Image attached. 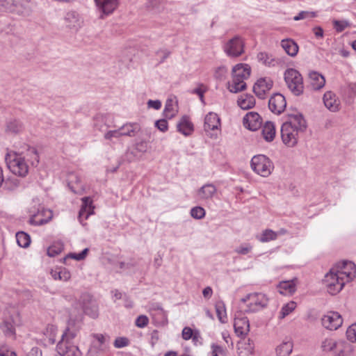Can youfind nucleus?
I'll list each match as a JSON object with an SVG mask.
<instances>
[{
  "instance_id": "nucleus-14",
  "label": "nucleus",
  "mask_w": 356,
  "mask_h": 356,
  "mask_svg": "<svg viewBox=\"0 0 356 356\" xmlns=\"http://www.w3.org/2000/svg\"><path fill=\"white\" fill-rule=\"evenodd\" d=\"M65 25L74 31H77L83 24V19L81 16L74 11L68 12L65 17Z\"/></svg>"
},
{
  "instance_id": "nucleus-2",
  "label": "nucleus",
  "mask_w": 356,
  "mask_h": 356,
  "mask_svg": "<svg viewBox=\"0 0 356 356\" xmlns=\"http://www.w3.org/2000/svg\"><path fill=\"white\" fill-rule=\"evenodd\" d=\"M5 161L10 171L15 175L24 177L29 172V166L24 158L15 152H9L5 156Z\"/></svg>"
},
{
  "instance_id": "nucleus-23",
  "label": "nucleus",
  "mask_w": 356,
  "mask_h": 356,
  "mask_svg": "<svg viewBox=\"0 0 356 356\" xmlns=\"http://www.w3.org/2000/svg\"><path fill=\"white\" fill-rule=\"evenodd\" d=\"M68 186L75 194H82L84 191V187L81 183L80 178L75 174L70 175Z\"/></svg>"
},
{
  "instance_id": "nucleus-35",
  "label": "nucleus",
  "mask_w": 356,
  "mask_h": 356,
  "mask_svg": "<svg viewBox=\"0 0 356 356\" xmlns=\"http://www.w3.org/2000/svg\"><path fill=\"white\" fill-rule=\"evenodd\" d=\"M338 341L332 338L325 339L321 344L324 352H332L336 353Z\"/></svg>"
},
{
  "instance_id": "nucleus-45",
  "label": "nucleus",
  "mask_w": 356,
  "mask_h": 356,
  "mask_svg": "<svg viewBox=\"0 0 356 356\" xmlns=\"http://www.w3.org/2000/svg\"><path fill=\"white\" fill-rule=\"evenodd\" d=\"M72 346L70 343H67L65 340L61 339L56 346V351L60 356H64Z\"/></svg>"
},
{
  "instance_id": "nucleus-20",
  "label": "nucleus",
  "mask_w": 356,
  "mask_h": 356,
  "mask_svg": "<svg viewBox=\"0 0 356 356\" xmlns=\"http://www.w3.org/2000/svg\"><path fill=\"white\" fill-rule=\"evenodd\" d=\"M250 67L247 64L240 63L236 65L232 69V76L247 79L250 75Z\"/></svg>"
},
{
  "instance_id": "nucleus-19",
  "label": "nucleus",
  "mask_w": 356,
  "mask_h": 356,
  "mask_svg": "<svg viewBox=\"0 0 356 356\" xmlns=\"http://www.w3.org/2000/svg\"><path fill=\"white\" fill-rule=\"evenodd\" d=\"M323 102L325 107L332 112H336L339 108V102L335 94L331 91H327L324 94Z\"/></svg>"
},
{
  "instance_id": "nucleus-10",
  "label": "nucleus",
  "mask_w": 356,
  "mask_h": 356,
  "mask_svg": "<svg viewBox=\"0 0 356 356\" xmlns=\"http://www.w3.org/2000/svg\"><path fill=\"white\" fill-rule=\"evenodd\" d=\"M322 325L324 327L330 330L339 328L343 323L341 315L336 312H330L322 318Z\"/></svg>"
},
{
  "instance_id": "nucleus-63",
  "label": "nucleus",
  "mask_w": 356,
  "mask_h": 356,
  "mask_svg": "<svg viewBox=\"0 0 356 356\" xmlns=\"http://www.w3.org/2000/svg\"><path fill=\"white\" fill-rule=\"evenodd\" d=\"M182 337L184 340H189L193 337V330L189 327H185L182 330Z\"/></svg>"
},
{
  "instance_id": "nucleus-28",
  "label": "nucleus",
  "mask_w": 356,
  "mask_h": 356,
  "mask_svg": "<svg viewBox=\"0 0 356 356\" xmlns=\"http://www.w3.org/2000/svg\"><path fill=\"white\" fill-rule=\"evenodd\" d=\"M245 79L232 76V83L229 85V90L231 92L237 93L245 89L246 83Z\"/></svg>"
},
{
  "instance_id": "nucleus-27",
  "label": "nucleus",
  "mask_w": 356,
  "mask_h": 356,
  "mask_svg": "<svg viewBox=\"0 0 356 356\" xmlns=\"http://www.w3.org/2000/svg\"><path fill=\"white\" fill-rule=\"evenodd\" d=\"M140 130L138 123H127L120 127L122 136L134 137Z\"/></svg>"
},
{
  "instance_id": "nucleus-8",
  "label": "nucleus",
  "mask_w": 356,
  "mask_h": 356,
  "mask_svg": "<svg viewBox=\"0 0 356 356\" xmlns=\"http://www.w3.org/2000/svg\"><path fill=\"white\" fill-rule=\"evenodd\" d=\"M81 310L92 318L98 316V308L95 301L88 293H83L79 299Z\"/></svg>"
},
{
  "instance_id": "nucleus-55",
  "label": "nucleus",
  "mask_w": 356,
  "mask_h": 356,
  "mask_svg": "<svg viewBox=\"0 0 356 356\" xmlns=\"http://www.w3.org/2000/svg\"><path fill=\"white\" fill-rule=\"evenodd\" d=\"M121 136H122V135L120 131V127L118 129L108 131L104 134V138L106 140H111L113 138H118Z\"/></svg>"
},
{
  "instance_id": "nucleus-3",
  "label": "nucleus",
  "mask_w": 356,
  "mask_h": 356,
  "mask_svg": "<svg viewBox=\"0 0 356 356\" xmlns=\"http://www.w3.org/2000/svg\"><path fill=\"white\" fill-rule=\"evenodd\" d=\"M337 272V270L331 268L322 280L326 291L332 296L339 293L348 282Z\"/></svg>"
},
{
  "instance_id": "nucleus-1",
  "label": "nucleus",
  "mask_w": 356,
  "mask_h": 356,
  "mask_svg": "<svg viewBox=\"0 0 356 356\" xmlns=\"http://www.w3.org/2000/svg\"><path fill=\"white\" fill-rule=\"evenodd\" d=\"M287 117L288 119L281 127V137L286 146L293 147L297 145L299 135L306 131L307 124L302 114L299 112L289 113Z\"/></svg>"
},
{
  "instance_id": "nucleus-64",
  "label": "nucleus",
  "mask_w": 356,
  "mask_h": 356,
  "mask_svg": "<svg viewBox=\"0 0 356 356\" xmlns=\"http://www.w3.org/2000/svg\"><path fill=\"white\" fill-rule=\"evenodd\" d=\"M147 104L148 108H153L156 110H159L161 107V102L158 99L157 100L149 99Z\"/></svg>"
},
{
  "instance_id": "nucleus-12",
  "label": "nucleus",
  "mask_w": 356,
  "mask_h": 356,
  "mask_svg": "<svg viewBox=\"0 0 356 356\" xmlns=\"http://www.w3.org/2000/svg\"><path fill=\"white\" fill-rule=\"evenodd\" d=\"M243 126L251 131H257L262 124V119L257 112H248L243 118Z\"/></svg>"
},
{
  "instance_id": "nucleus-50",
  "label": "nucleus",
  "mask_w": 356,
  "mask_h": 356,
  "mask_svg": "<svg viewBox=\"0 0 356 356\" xmlns=\"http://www.w3.org/2000/svg\"><path fill=\"white\" fill-rule=\"evenodd\" d=\"M164 0H148L146 5L147 7L152 10L160 11V8L163 5Z\"/></svg>"
},
{
  "instance_id": "nucleus-24",
  "label": "nucleus",
  "mask_w": 356,
  "mask_h": 356,
  "mask_svg": "<svg viewBox=\"0 0 356 356\" xmlns=\"http://www.w3.org/2000/svg\"><path fill=\"white\" fill-rule=\"evenodd\" d=\"M24 129L23 123L17 119H10L7 121L6 125V132L11 134H17Z\"/></svg>"
},
{
  "instance_id": "nucleus-39",
  "label": "nucleus",
  "mask_w": 356,
  "mask_h": 356,
  "mask_svg": "<svg viewBox=\"0 0 356 356\" xmlns=\"http://www.w3.org/2000/svg\"><path fill=\"white\" fill-rule=\"evenodd\" d=\"M19 184L20 181L18 179L15 177H9L4 181L1 187L5 190L13 191L19 187Z\"/></svg>"
},
{
  "instance_id": "nucleus-9",
  "label": "nucleus",
  "mask_w": 356,
  "mask_h": 356,
  "mask_svg": "<svg viewBox=\"0 0 356 356\" xmlns=\"http://www.w3.org/2000/svg\"><path fill=\"white\" fill-rule=\"evenodd\" d=\"M273 86V80L269 77L259 79L253 86V92L259 99H265Z\"/></svg>"
},
{
  "instance_id": "nucleus-25",
  "label": "nucleus",
  "mask_w": 356,
  "mask_h": 356,
  "mask_svg": "<svg viewBox=\"0 0 356 356\" xmlns=\"http://www.w3.org/2000/svg\"><path fill=\"white\" fill-rule=\"evenodd\" d=\"M261 133L265 140L273 141L276 133L274 123L270 121L266 122L262 127Z\"/></svg>"
},
{
  "instance_id": "nucleus-59",
  "label": "nucleus",
  "mask_w": 356,
  "mask_h": 356,
  "mask_svg": "<svg viewBox=\"0 0 356 356\" xmlns=\"http://www.w3.org/2000/svg\"><path fill=\"white\" fill-rule=\"evenodd\" d=\"M89 250L88 248H85L80 253L76 254V253H70L67 257L74 259L76 261H81L86 257Z\"/></svg>"
},
{
  "instance_id": "nucleus-56",
  "label": "nucleus",
  "mask_w": 356,
  "mask_h": 356,
  "mask_svg": "<svg viewBox=\"0 0 356 356\" xmlns=\"http://www.w3.org/2000/svg\"><path fill=\"white\" fill-rule=\"evenodd\" d=\"M129 341L126 337H118L114 341V346L117 348H121L129 345Z\"/></svg>"
},
{
  "instance_id": "nucleus-61",
  "label": "nucleus",
  "mask_w": 356,
  "mask_h": 356,
  "mask_svg": "<svg viewBox=\"0 0 356 356\" xmlns=\"http://www.w3.org/2000/svg\"><path fill=\"white\" fill-rule=\"evenodd\" d=\"M136 149L139 152H145L147 150V143L145 140L138 142L135 145Z\"/></svg>"
},
{
  "instance_id": "nucleus-29",
  "label": "nucleus",
  "mask_w": 356,
  "mask_h": 356,
  "mask_svg": "<svg viewBox=\"0 0 356 356\" xmlns=\"http://www.w3.org/2000/svg\"><path fill=\"white\" fill-rule=\"evenodd\" d=\"M1 330L6 337L15 338V329L12 319H6L0 325Z\"/></svg>"
},
{
  "instance_id": "nucleus-62",
  "label": "nucleus",
  "mask_w": 356,
  "mask_h": 356,
  "mask_svg": "<svg viewBox=\"0 0 356 356\" xmlns=\"http://www.w3.org/2000/svg\"><path fill=\"white\" fill-rule=\"evenodd\" d=\"M64 356H81V353L77 346H72Z\"/></svg>"
},
{
  "instance_id": "nucleus-7",
  "label": "nucleus",
  "mask_w": 356,
  "mask_h": 356,
  "mask_svg": "<svg viewBox=\"0 0 356 356\" xmlns=\"http://www.w3.org/2000/svg\"><path fill=\"white\" fill-rule=\"evenodd\" d=\"M332 268L337 270V273L340 274L341 276L348 282L353 280L356 275V266L352 261H343L341 262L337 263Z\"/></svg>"
},
{
  "instance_id": "nucleus-41",
  "label": "nucleus",
  "mask_w": 356,
  "mask_h": 356,
  "mask_svg": "<svg viewBox=\"0 0 356 356\" xmlns=\"http://www.w3.org/2000/svg\"><path fill=\"white\" fill-rule=\"evenodd\" d=\"M257 58L259 61L261 62L266 65H274V58L271 54H268L266 52H260L257 54Z\"/></svg>"
},
{
  "instance_id": "nucleus-33",
  "label": "nucleus",
  "mask_w": 356,
  "mask_h": 356,
  "mask_svg": "<svg viewBox=\"0 0 356 356\" xmlns=\"http://www.w3.org/2000/svg\"><path fill=\"white\" fill-rule=\"evenodd\" d=\"M215 307H216V314H217V317H218V320L222 323H227V314H226V309H225V305L223 301L220 300V301L217 302L215 305Z\"/></svg>"
},
{
  "instance_id": "nucleus-47",
  "label": "nucleus",
  "mask_w": 356,
  "mask_h": 356,
  "mask_svg": "<svg viewBox=\"0 0 356 356\" xmlns=\"http://www.w3.org/2000/svg\"><path fill=\"white\" fill-rule=\"evenodd\" d=\"M15 0H0V10L14 11Z\"/></svg>"
},
{
  "instance_id": "nucleus-18",
  "label": "nucleus",
  "mask_w": 356,
  "mask_h": 356,
  "mask_svg": "<svg viewBox=\"0 0 356 356\" xmlns=\"http://www.w3.org/2000/svg\"><path fill=\"white\" fill-rule=\"evenodd\" d=\"M81 201L82 206L79 213V218L81 222L83 218L87 219L90 215L92 214L94 209L92 201L90 197H84Z\"/></svg>"
},
{
  "instance_id": "nucleus-46",
  "label": "nucleus",
  "mask_w": 356,
  "mask_h": 356,
  "mask_svg": "<svg viewBox=\"0 0 356 356\" xmlns=\"http://www.w3.org/2000/svg\"><path fill=\"white\" fill-rule=\"evenodd\" d=\"M205 210L202 207H195L191 210V215L195 219H202L205 216Z\"/></svg>"
},
{
  "instance_id": "nucleus-13",
  "label": "nucleus",
  "mask_w": 356,
  "mask_h": 356,
  "mask_svg": "<svg viewBox=\"0 0 356 356\" xmlns=\"http://www.w3.org/2000/svg\"><path fill=\"white\" fill-rule=\"evenodd\" d=\"M220 127V120L218 115L215 113H209L204 118V129L208 134L213 136L212 134H210L211 131L219 130Z\"/></svg>"
},
{
  "instance_id": "nucleus-16",
  "label": "nucleus",
  "mask_w": 356,
  "mask_h": 356,
  "mask_svg": "<svg viewBox=\"0 0 356 356\" xmlns=\"http://www.w3.org/2000/svg\"><path fill=\"white\" fill-rule=\"evenodd\" d=\"M99 10L104 15L112 13L117 8L118 0H95Z\"/></svg>"
},
{
  "instance_id": "nucleus-60",
  "label": "nucleus",
  "mask_w": 356,
  "mask_h": 356,
  "mask_svg": "<svg viewBox=\"0 0 356 356\" xmlns=\"http://www.w3.org/2000/svg\"><path fill=\"white\" fill-rule=\"evenodd\" d=\"M149 322L148 318L146 316H139L136 320V325L138 327H144Z\"/></svg>"
},
{
  "instance_id": "nucleus-48",
  "label": "nucleus",
  "mask_w": 356,
  "mask_h": 356,
  "mask_svg": "<svg viewBox=\"0 0 356 356\" xmlns=\"http://www.w3.org/2000/svg\"><path fill=\"white\" fill-rule=\"evenodd\" d=\"M76 336V332L75 330H71L69 327L66 328L65 331L62 334V340H65L67 343H71V341L74 339Z\"/></svg>"
},
{
  "instance_id": "nucleus-54",
  "label": "nucleus",
  "mask_w": 356,
  "mask_h": 356,
  "mask_svg": "<svg viewBox=\"0 0 356 356\" xmlns=\"http://www.w3.org/2000/svg\"><path fill=\"white\" fill-rule=\"evenodd\" d=\"M314 17H316V13L314 12L301 11L300 13H298V15L293 17V19L295 21H298L300 19H304L309 17L312 18Z\"/></svg>"
},
{
  "instance_id": "nucleus-40",
  "label": "nucleus",
  "mask_w": 356,
  "mask_h": 356,
  "mask_svg": "<svg viewBox=\"0 0 356 356\" xmlns=\"http://www.w3.org/2000/svg\"><path fill=\"white\" fill-rule=\"evenodd\" d=\"M176 111L174 109L173 101L168 99L163 111V115L165 118L171 119L176 115Z\"/></svg>"
},
{
  "instance_id": "nucleus-36",
  "label": "nucleus",
  "mask_w": 356,
  "mask_h": 356,
  "mask_svg": "<svg viewBox=\"0 0 356 356\" xmlns=\"http://www.w3.org/2000/svg\"><path fill=\"white\" fill-rule=\"evenodd\" d=\"M224 51L231 57L235 58L241 56L243 52V46H225Z\"/></svg>"
},
{
  "instance_id": "nucleus-57",
  "label": "nucleus",
  "mask_w": 356,
  "mask_h": 356,
  "mask_svg": "<svg viewBox=\"0 0 356 356\" xmlns=\"http://www.w3.org/2000/svg\"><path fill=\"white\" fill-rule=\"evenodd\" d=\"M283 50L290 56H295L299 51V46H282Z\"/></svg>"
},
{
  "instance_id": "nucleus-26",
  "label": "nucleus",
  "mask_w": 356,
  "mask_h": 356,
  "mask_svg": "<svg viewBox=\"0 0 356 356\" xmlns=\"http://www.w3.org/2000/svg\"><path fill=\"white\" fill-rule=\"evenodd\" d=\"M216 193V186L212 184H207L198 190L197 196L201 200H207L211 198Z\"/></svg>"
},
{
  "instance_id": "nucleus-37",
  "label": "nucleus",
  "mask_w": 356,
  "mask_h": 356,
  "mask_svg": "<svg viewBox=\"0 0 356 356\" xmlns=\"http://www.w3.org/2000/svg\"><path fill=\"white\" fill-rule=\"evenodd\" d=\"M277 236L278 233H276L272 229H267L263 231L260 236H257V238L259 241L265 243L275 240L277 239Z\"/></svg>"
},
{
  "instance_id": "nucleus-5",
  "label": "nucleus",
  "mask_w": 356,
  "mask_h": 356,
  "mask_svg": "<svg viewBox=\"0 0 356 356\" xmlns=\"http://www.w3.org/2000/svg\"><path fill=\"white\" fill-rule=\"evenodd\" d=\"M251 168L258 175L266 177L270 175L273 165L271 161L265 155L254 156L251 160Z\"/></svg>"
},
{
  "instance_id": "nucleus-42",
  "label": "nucleus",
  "mask_w": 356,
  "mask_h": 356,
  "mask_svg": "<svg viewBox=\"0 0 356 356\" xmlns=\"http://www.w3.org/2000/svg\"><path fill=\"white\" fill-rule=\"evenodd\" d=\"M296 307V304L293 301L284 305L280 312V318H285L295 309Z\"/></svg>"
},
{
  "instance_id": "nucleus-58",
  "label": "nucleus",
  "mask_w": 356,
  "mask_h": 356,
  "mask_svg": "<svg viewBox=\"0 0 356 356\" xmlns=\"http://www.w3.org/2000/svg\"><path fill=\"white\" fill-rule=\"evenodd\" d=\"M252 250V246L250 244L242 245L235 249V252L239 254L245 255Z\"/></svg>"
},
{
  "instance_id": "nucleus-34",
  "label": "nucleus",
  "mask_w": 356,
  "mask_h": 356,
  "mask_svg": "<svg viewBox=\"0 0 356 356\" xmlns=\"http://www.w3.org/2000/svg\"><path fill=\"white\" fill-rule=\"evenodd\" d=\"M293 343L291 341H286L281 343L276 348L278 356H288L292 352Z\"/></svg>"
},
{
  "instance_id": "nucleus-52",
  "label": "nucleus",
  "mask_w": 356,
  "mask_h": 356,
  "mask_svg": "<svg viewBox=\"0 0 356 356\" xmlns=\"http://www.w3.org/2000/svg\"><path fill=\"white\" fill-rule=\"evenodd\" d=\"M227 73V69L224 66L218 67L216 69L214 72V77L216 79L222 81L225 79Z\"/></svg>"
},
{
  "instance_id": "nucleus-31",
  "label": "nucleus",
  "mask_w": 356,
  "mask_h": 356,
  "mask_svg": "<svg viewBox=\"0 0 356 356\" xmlns=\"http://www.w3.org/2000/svg\"><path fill=\"white\" fill-rule=\"evenodd\" d=\"M255 104V99L252 95H246L241 96L238 99V105L243 110H248L252 108Z\"/></svg>"
},
{
  "instance_id": "nucleus-11",
  "label": "nucleus",
  "mask_w": 356,
  "mask_h": 356,
  "mask_svg": "<svg viewBox=\"0 0 356 356\" xmlns=\"http://www.w3.org/2000/svg\"><path fill=\"white\" fill-rule=\"evenodd\" d=\"M286 106L285 97L280 93H275L270 97L268 101L270 111L277 115L281 114Z\"/></svg>"
},
{
  "instance_id": "nucleus-53",
  "label": "nucleus",
  "mask_w": 356,
  "mask_h": 356,
  "mask_svg": "<svg viewBox=\"0 0 356 356\" xmlns=\"http://www.w3.org/2000/svg\"><path fill=\"white\" fill-rule=\"evenodd\" d=\"M155 127L162 132H166L168 129V124L166 119H161L155 122Z\"/></svg>"
},
{
  "instance_id": "nucleus-51",
  "label": "nucleus",
  "mask_w": 356,
  "mask_h": 356,
  "mask_svg": "<svg viewBox=\"0 0 356 356\" xmlns=\"http://www.w3.org/2000/svg\"><path fill=\"white\" fill-rule=\"evenodd\" d=\"M334 27L337 32H342L346 27L349 26L350 23L346 20H334Z\"/></svg>"
},
{
  "instance_id": "nucleus-44",
  "label": "nucleus",
  "mask_w": 356,
  "mask_h": 356,
  "mask_svg": "<svg viewBox=\"0 0 356 356\" xmlns=\"http://www.w3.org/2000/svg\"><path fill=\"white\" fill-rule=\"evenodd\" d=\"M63 250V245L58 243L52 245L47 249V255L54 257L59 254Z\"/></svg>"
},
{
  "instance_id": "nucleus-21",
  "label": "nucleus",
  "mask_w": 356,
  "mask_h": 356,
  "mask_svg": "<svg viewBox=\"0 0 356 356\" xmlns=\"http://www.w3.org/2000/svg\"><path fill=\"white\" fill-rule=\"evenodd\" d=\"M354 351L353 346L346 341L339 340L336 350L337 356H350Z\"/></svg>"
},
{
  "instance_id": "nucleus-22",
  "label": "nucleus",
  "mask_w": 356,
  "mask_h": 356,
  "mask_svg": "<svg viewBox=\"0 0 356 356\" xmlns=\"http://www.w3.org/2000/svg\"><path fill=\"white\" fill-rule=\"evenodd\" d=\"M309 78L311 86L314 90H320L325 86V79L324 76L316 72H311L309 74Z\"/></svg>"
},
{
  "instance_id": "nucleus-30",
  "label": "nucleus",
  "mask_w": 356,
  "mask_h": 356,
  "mask_svg": "<svg viewBox=\"0 0 356 356\" xmlns=\"http://www.w3.org/2000/svg\"><path fill=\"white\" fill-rule=\"evenodd\" d=\"M42 214L47 213L48 216L47 218H40L38 219V216L40 215V213H38L37 215H33L30 219H29V223L33 225H42L44 224L47 223L52 218V213L50 210H42L41 211Z\"/></svg>"
},
{
  "instance_id": "nucleus-6",
  "label": "nucleus",
  "mask_w": 356,
  "mask_h": 356,
  "mask_svg": "<svg viewBox=\"0 0 356 356\" xmlns=\"http://www.w3.org/2000/svg\"><path fill=\"white\" fill-rule=\"evenodd\" d=\"M243 302H248L247 312H257L265 308L268 304V298L261 293H253L247 295L242 299Z\"/></svg>"
},
{
  "instance_id": "nucleus-38",
  "label": "nucleus",
  "mask_w": 356,
  "mask_h": 356,
  "mask_svg": "<svg viewBox=\"0 0 356 356\" xmlns=\"http://www.w3.org/2000/svg\"><path fill=\"white\" fill-rule=\"evenodd\" d=\"M17 244L22 248H27L31 243V238L29 234L24 232H18L16 234Z\"/></svg>"
},
{
  "instance_id": "nucleus-17",
  "label": "nucleus",
  "mask_w": 356,
  "mask_h": 356,
  "mask_svg": "<svg viewBox=\"0 0 356 356\" xmlns=\"http://www.w3.org/2000/svg\"><path fill=\"white\" fill-rule=\"evenodd\" d=\"M177 129L179 132L186 136L191 135L194 131L193 124L189 117L186 115H184L178 122Z\"/></svg>"
},
{
  "instance_id": "nucleus-43",
  "label": "nucleus",
  "mask_w": 356,
  "mask_h": 356,
  "mask_svg": "<svg viewBox=\"0 0 356 356\" xmlns=\"http://www.w3.org/2000/svg\"><path fill=\"white\" fill-rule=\"evenodd\" d=\"M51 273L54 280L67 281L70 278V272L65 269L60 271H51Z\"/></svg>"
},
{
  "instance_id": "nucleus-32",
  "label": "nucleus",
  "mask_w": 356,
  "mask_h": 356,
  "mask_svg": "<svg viewBox=\"0 0 356 356\" xmlns=\"http://www.w3.org/2000/svg\"><path fill=\"white\" fill-rule=\"evenodd\" d=\"M280 293L293 294L296 291V284L293 280L281 282L278 286Z\"/></svg>"
},
{
  "instance_id": "nucleus-15",
  "label": "nucleus",
  "mask_w": 356,
  "mask_h": 356,
  "mask_svg": "<svg viewBox=\"0 0 356 356\" xmlns=\"http://www.w3.org/2000/svg\"><path fill=\"white\" fill-rule=\"evenodd\" d=\"M234 327L237 336L245 337L247 335L250 331V324L248 318H235Z\"/></svg>"
},
{
  "instance_id": "nucleus-4",
  "label": "nucleus",
  "mask_w": 356,
  "mask_h": 356,
  "mask_svg": "<svg viewBox=\"0 0 356 356\" xmlns=\"http://www.w3.org/2000/svg\"><path fill=\"white\" fill-rule=\"evenodd\" d=\"M284 75L286 84L291 92L296 96L302 94L304 84L300 73L295 69L289 68L284 72Z\"/></svg>"
},
{
  "instance_id": "nucleus-49",
  "label": "nucleus",
  "mask_w": 356,
  "mask_h": 356,
  "mask_svg": "<svg viewBox=\"0 0 356 356\" xmlns=\"http://www.w3.org/2000/svg\"><path fill=\"white\" fill-rule=\"evenodd\" d=\"M347 339L351 342H356V323L349 326L346 330Z\"/></svg>"
}]
</instances>
